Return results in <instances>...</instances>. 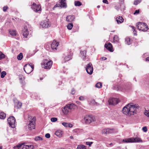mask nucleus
Returning a JSON list of instances; mask_svg holds the SVG:
<instances>
[{"mask_svg":"<svg viewBox=\"0 0 149 149\" xmlns=\"http://www.w3.org/2000/svg\"><path fill=\"white\" fill-rule=\"evenodd\" d=\"M139 107L137 104L130 103L125 106L123 109L122 112L124 114L128 116L136 113Z\"/></svg>","mask_w":149,"mask_h":149,"instance_id":"obj_1","label":"nucleus"},{"mask_svg":"<svg viewBox=\"0 0 149 149\" xmlns=\"http://www.w3.org/2000/svg\"><path fill=\"white\" fill-rule=\"evenodd\" d=\"M136 26L139 30L144 32L147 31L149 29L148 26L146 23L140 22L137 23Z\"/></svg>","mask_w":149,"mask_h":149,"instance_id":"obj_2","label":"nucleus"},{"mask_svg":"<svg viewBox=\"0 0 149 149\" xmlns=\"http://www.w3.org/2000/svg\"><path fill=\"white\" fill-rule=\"evenodd\" d=\"M123 142L124 143H139L142 142V140L140 138L137 137L123 139Z\"/></svg>","mask_w":149,"mask_h":149,"instance_id":"obj_3","label":"nucleus"},{"mask_svg":"<svg viewBox=\"0 0 149 149\" xmlns=\"http://www.w3.org/2000/svg\"><path fill=\"white\" fill-rule=\"evenodd\" d=\"M95 119L94 116L92 115L86 116L82 120L83 123L86 125H89L94 121Z\"/></svg>","mask_w":149,"mask_h":149,"instance_id":"obj_4","label":"nucleus"},{"mask_svg":"<svg viewBox=\"0 0 149 149\" xmlns=\"http://www.w3.org/2000/svg\"><path fill=\"white\" fill-rule=\"evenodd\" d=\"M53 64L52 61L51 60H48L47 59L44 60V61L42 63L44 68L49 69L52 67Z\"/></svg>","mask_w":149,"mask_h":149,"instance_id":"obj_5","label":"nucleus"},{"mask_svg":"<svg viewBox=\"0 0 149 149\" xmlns=\"http://www.w3.org/2000/svg\"><path fill=\"white\" fill-rule=\"evenodd\" d=\"M36 118L35 117H33L32 119L30 121L29 123L26 126V129L29 130H31L35 128V124Z\"/></svg>","mask_w":149,"mask_h":149,"instance_id":"obj_6","label":"nucleus"},{"mask_svg":"<svg viewBox=\"0 0 149 149\" xmlns=\"http://www.w3.org/2000/svg\"><path fill=\"white\" fill-rule=\"evenodd\" d=\"M8 123L10 126L12 128L15 127V119L14 116L9 117L7 119Z\"/></svg>","mask_w":149,"mask_h":149,"instance_id":"obj_7","label":"nucleus"},{"mask_svg":"<svg viewBox=\"0 0 149 149\" xmlns=\"http://www.w3.org/2000/svg\"><path fill=\"white\" fill-rule=\"evenodd\" d=\"M31 8L35 12L40 13L41 8L40 5L37 4L35 3H33L31 6Z\"/></svg>","mask_w":149,"mask_h":149,"instance_id":"obj_8","label":"nucleus"},{"mask_svg":"<svg viewBox=\"0 0 149 149\" xmlns=\"http://www.w3.org/2000/svg\"><path fill=\"white\" fill-rule=\"evenodd\" d=\"M86 70L87 73L89 74H92L93 71V68L91 63L88 64L86 67Z\"/></svg>","mask_w":149,"mask_h":149,"instance_id":"obj_9","label":"nucleus"},{"mask_svg":"<svg viewBox=\"0 0 149 149\" xmlns=\"http://www.w3.org/2000/svg\"><path fill=\"white\" fill-rule=\"evenodd\" d=\"M58 44L59 43L58 42L54 40L51 45V47L52 50L54 51L56 50L58 47Z\"/></svg>","mask_w":149,"mask_h":149,"instance_id":"obj_10","label":"nucleus"},{"mask_svg":"<svg viewBox=\"0 0 149 149\" xmlns=\"http://www.w3.org/2000/svg\"><path fill=\"white\" fill-rule=\"evenodd\" d=\"M115 130L113 128H107L104 129L102 131V133L104 134H108L113 133Z\"/></svg>","mask_w":149,"mask_h":149,"instance_id":"obj_11","label":"nucleus"},{"mask_svg":"<svg viewBox=\"0 0 149 149\" xmlns=\"http://www.w3.org/2000/svg\"><path fill=\"white\" fill-rule=\"evenodd\" d=\"M24 69L25 72L28 74H29L33 71L32 69L29 65H25Z\"/></svg>","mask_w":149,"mask_h":149,"instance_id":"obj_12","label":"nucleus"},{"mask_svg":"<svg viewBox=\"0 0 149 149\" xmlns=\"http://www.w3.org/2000/svg\"><path fill=\"white\" fill-rule=\"evenodd\" d=\"M104 47L110 52H112L113 51L112 45L110 42L106 43Z\"/></svg>","mask_w":149,"mask_h":149,"instance_id":"obj_13","label":"nucleus"},{"mask_svg":"<svg viewBox=\"0 0 149 149\" xmlns=\"http://www.w3.org/2000/svg\"><path fill=\"white\" fill-rule=\"evenodd\" d=\"M73 54L72 53H69L67 56H66L64 58V61H62L63 63H65L71 59L72 58Z\"/></svg>","mask_w":149,"mask_h":149,"instance_id":"obj_14","label":"nucleus"},{"mask_svg":"<svg viewBox=\"0 0 149 149\" xmlns=\"http://www.w3.org/2000/svg\"><path fill=\"white\" fill-rule=\"evenodd\" d=\"M23 36L25 38H27L29 35V31H28L27 26H24L22 30Z\"/></svg>","mask_w":149,"mask_h":149,"instance_id":"obj_15","label":"nucleus"},{"mask_svg":"<svg viewBox=\"0 0 149 149\" xmlns=\"http://www.w3.org/2000/svg\"><path fill=\"white\" fill-rule=\"evenodd\" d=\"M108 102L110 105H114L118 103V100L116 98H113L110 99Z\"/></svg>","mask_w":149,"mask_h":149,"instance_id":"obj_16","label":"nucleus"},{"mask_svg":"<svg viewBox=\"0 0 149 149\" xmlns=\"http://www.w3.org/2000/svg\"><path fill=\"white\" fill-rule=\"evenodd\" d=\"M40 26L43 28H46L50 26V24L47 21H44L40 23Z\"/></svg>","mask_w":149,"mask_h":149,"instance_id":"obj_17","label":"nucleus"},{"mask_svg":"<svg viewBox=\"0 0 149 149\" xmlns=\"http://www.w3.org/2000/svg\"><path fill=\"white\" fill-rule=\"evenodd\" d=\"M113 90H116V91H123V88L120 86H119L117 84H115L114 85L113 87Z\"/></svg>","mask_w":149,"mask_h":149,"instance_id":"obj_18","label":"nucleus"},{"mask_svg":"<svg viewBox=\"0 0 149 149\" xmlns=\"http://www.w3.org/2000/svg\"><path fill=\"white\" fill-rule=\"evenodd\" d=\"M75 19V17L73 15H69L66 17V21L68 22H71L73 21Z\"/></svg>","mask_w":149,"mask_h":149,"instance_id":"obj_19","label":"nucleus"},{"mask_svg":"<svg viewBox=\"0 0 149 149\" xmlns=\"http://www.w3.org/2000/svg\"><path fill=\"white\" fill-rule=\"evenodd\" d=\"M116 21L118 24H120L123 22L124 19L122 16H118L116 18Z\"/></svg>","mask_w":149,"mask_h":149,"instance_id":"obj_20","label":"nucleus"},{"mask_svg":"<svg viewBox=\"0 0 149 149\" xmlns=\"http://www.w3.org/2000/svg\"><path fill=\"white\" fill-rule=\"evenodd\" d=\"M33 146L32 145H24L22 148V149H33Z\"/></svg>","mask_w":149,"mask_h":149,"instance_id":"obj_21","label":"nucleus"},{"mask_svg":"<svg viewBox=\"0 0 149 149\" xmlns=\"http://www.w3.org/2000/svg\"><path fill=\"white\" fill-rule=\"evenodd\" d=\"M70 110V109L68 108V107L67 105H66L62 109V111L65 114L67 115L69 112Z\"/></svg>","mask_w":149,"mask_h":149,"instance_id":"obj_22","label":"nucleus"},{"mask_svg":"<svg viewBox=\"0 0 149 149\" xmlns=\"http://www.w3.org/2000/svg\"><path fill=\"white\" fill-rule=\"evenodd\" d=\"M67 105L70 110L74 109L76 107V105L73 104H68Z\"/></svg>","mask_w":149,"mask_h":149,"instance_id":"obj_23","label":"nucleus"},{"mask_svg":"<svg viewBox=\"0 0 149 149\" xmlns=\"http://www.w3.org/2000/svg\"><path fill=\"white\" fill-rule=\"evenodd\" d=\"M125 43L127 45H130L132 43V40H131L130 38L128 37H127L125 38Z\"/></svg>","mask_w":149,"mask_h":149,"instance_id":"obj_24","label":"nucleus"},{"mask_svg":"<svg viewBox=\"0 0 149 149\" xmlns=\"http://www.w3.org/2000/svg\"><path fill=\"white\" fill-rule=\"evenodd\" d=\"M80 55L81 57L84 60L86 56V51H84L80 52Z\"/></svg>","mask_w":149,"mask_h":149,"instance_id":"obj_25","label":"nucleus"},{"mask_svg":"<svg viewBox=\"0 0 149 149\" xmlns=\"http://www.w3.org/2000/svg\"><path fill=\"white\" fill-rule=\"evenodd\" d=\"M62 124L63 126L66 127L71 128L73 127L72 124L67 123L63 122L62 123Z\"/></svg>","mask_w":149,"mask_h":149,"instance_id":"obj_26","label":"nucleus"},{"mask_svg":"<svg viewBox=\"0 0 149 149\" xmlns=\"http://www.w3.org/2000/svg\"><path fill=\"white\" fill-rule=\"evenodd\" d=\"M60 3L61 6L63 7L66 8L67 7L66 0H61Z\"/></svg>","mask_w":149,"mask_h":149,"instance_id":"obj_27","label":"nucleus"},{"mask_svg":"<svg viewBox=\"0 0 149 149\" xmlns=\"http://www.w3.org/2000/svg\"><path fill=\"white\" fill-rule=\"evenodd\" d=\"M22 103L18 101L16 102L15 104V107L17 109L20 108L22 106Z\"/></svg>","mask_w":149,"mask_h":149,"instance_id":"obj_28","label":"nucleus"},{"mask_svg":"<svg viewBox=\"0 0 149 149\" xmlns=\"http://www.w3.org/2000/svg\"><path fill=\"white\" fill-rule=\"evenodd\" d=\"M55 134L56 136L60 137L62 134V131L60 130H58L56 132Z\"/></svg>","mask_w":149,"mask_h":149,"instance_id":"obj_29","label":"nucleus"},{"mask_svg":"<svg viewBox=\"0 0 149 149\" xmlns=\"http://www.w3.org/2000/svg\"><path fill=\"white\" fill-rule=\"evenodd\" d=\"M113 39L114 43L118 42L119 40V37L117 35H115L113 37Z\"/></svg>","mask_w":149,"mask_h":149,"instance_id":"obj_30","label":"nucleus"},{"mask_svg":"<svg viewBox=\"0 0 149 149\" xmlns=\"http://www.w3.org/2000/svg\"><path fill=\"white\" fill-rule=\"evenodd\" d=\"M6 114L3 112H0V119H4L6 118Z\"/></svg>","mask_w":149,"mask_h":149,"instance_id":"obj_31","label":"nucleus"},{"mask_svg":"<svg viewBox=\"0 0 149 149\" xmlns=\"http://www.w3.org/2000/svg\"><path fill=\"white\" fill-rule=\"evenodd\" d=\"M23 57V54L22 53H20L17 56V58L18 60H21L22 58Z\"/></svg>","mask_w":149,"mask_h":149,"instance_id":"obj_32","label":"nucleus"},{"mask_svg":"<svg viewBox=\"0 0 149 149\" xmlns=\"http://www.w3.org/2000/svg\"><path fill=\"white\" fill-rule=\"evenodd\" d=\"M120 9L121 11H124L125 10V6L124 3H121L120 4Z\"/></svg>","mask_w":149,"mask_h":149,"instance_id":"obj_33","label":"nucleus"},{"mask_svg":"<svg viewBox=\"0 0 149 149\" xmlns=\"http://www.w3.org/2000/svg\"><path fill=\"white\" fill-rule=\"evenodd\" d=\"M19 79L20 80L22 81V82L20 81L21 83L22 84H24V80L25 79V78L22 75H19Z\"/></svg>","mask_w":149,"mask_h":149,"instance_id":"obj_34","label":"nucleus"},{"mask_svg":"<svg viewBox=\"0 0 149 149\" xmlns=\"http://www.w3.org/2000/svg\"><path fill=\"white\" fill-rule=\"evenodd\" d=\"M9 32L10 34L13 36H15L16 35V31L15 30H13L12 31L9 30Z\"/></svg>","mask_w":149,"mask_h":149,"instance_id":"obj_35","label":"nucleus"},{"mask_svg":"<svg viewBox=\"0 0 149 149\" xmlns=\"http://www.w3.org/2000/svg\"><path fill=\"white\" fill-rule=\"evenodd\" d=\"M73 26V24L72 23H69L67 26V27L68 29L71 30Z\"/></svg>","mask_w":149,"mask_h":149,"instance_id":"obj_36","label":"nucleus"},{"mask_svg":"<svg viewBox=\"0 0 149 149\" xmlns=\"http://www.w3.org/2000/svg\"><path fill=\"white\" fill-rule=\"evenodd\" d=\"M5 55L1 52H0V60L5 58Z\"/></svg>","mask_w":149,"mask_h":149,"instance_id":"obj_37","label":"nucleus"},{"mask_svg":"<svg viewBox=\"0 0 149 149\" xmlns=\"http://www.w3.org/2000/svg\"><path fill=\"white\" fill-rule=\"evenodd\" d=\"M96 88H100L102 86V84L101 82L97 83L95 85Z\"/></svg>","mask_w":149,"mask_h":149,"instance_id":"obj_38","label":"nucleus"},{"mask_svg":"<svg viewBox=\"0 0 149 149\" xmlns=\"http://www.w3.org/2000/svg\"><path fill=\"white\" fill-rule=\"evenodd\" d=\"M74 5L75 6H80L82 5V3L79 1H75Z\"/></svg>","mask_w":149,"mask_h":149,"instance_id":"obj_39","label":"nucleus"},{"mask_svg":"<svg viewBox=\"0 0 149 149\" xmlns=\"http://www.w3.org/2000/svg\"><path fill=\"white\" fill-rule=\"evenodd\" d=\"M6 74V72L5 71H2L1 74V78H3L4 77L5 75Z\"/></svg>","mask_w":149,"mask_h":149,"instance_id":"obj_40","label":"nucleus"},{"mask_svg":"<svg viewBox=\"0 0 149 149\" xmlns=\"http://www.w3.org/2000/svg\"><path fill=\"white\" fill-rule=\"evenodd\" d=\"M142 0H135L134 2V4L135 5H137L138 4L140 3Z\"/></svg>","mask_w":149,"mask_h":149,"instance_id":"obj_41","label":"nucleus"},{"mask_svg":"<svg viewBox=\"0 0 149 149\" xmlns=\"http://www.w3.org/2000/svg\"><path fill=\"white\" fill-rule=\"evenodd\" d=\"M86 97L84 96H80L79 97V100L81 101H83L86 100Z\"/></svg>","mask_w":149,"mask_h":149,"instance_id":"obj_42","label":"nucleus"},{"mask_svg":"<svg viewBox=\"0 0 149 149\" xmlns=\"http://www.w3.org/2000/svg\"><path fill=\"white\" fill-rule=\"evenodd\" d=\"M78 148H80V149H86L85 146L82 145H79Z\"/></svg>","mask_w":149,"mask_h":149,"instance_id":"obj_43","label":"nucleus"},{"mask_svg":"<svg viewBox=\"0 0 149 149\" xmlns=\"http://www.w3.org/2000/svg\"><path fill=\"white\" fill-rule=\"evenodd\" d=\"M22 146L20 144H18L16 146H15L13 147L14 149H19Z\"/></svg>","mask_w":149,"mask_h":149,"instance_id":"obj_44","label":"nucleus"},{"mask_svg":"<svg viewBox=\"0 0 149 149\" xmlns=\"http://www.w3.org/2000/svg\"><path fill=\"white\" fill-rule=\"evenodd\" d=\"M57 120V119L56 118L53 117L51 119V120L52 122H55Z\"/></svg>","mask_w":149,"mask_h":149,"instance_id":"obj_45","label":"nucleus"},{"mask_svg":"<svg viewBox=\"0 0 149 149\" xmlns=\"http://www.w3.org/2000/svg\"><path fill=\"white\" fill-rule=\"evenodd\" d=\"M8 8V7L7 6H4L3 8V11L5 12H6L7 9Z\"/></svg>","mask_w":149,"mask_h":149,"instance_id":"obj_46","label":"nucleus"},{"mask_svg":"<svg viewBox=\"0 0 149 149\" xmlns=\"http://www.w3.org/2000/svg\"><path fill=\"white\" fill-rule=\"evenodd\" d=\"M144 113L145 115L149 117V110H146Z\"/></svg>","mask_w":149,"mask_h":149,"instance_id":"obj_47","label":"nucleus"},{"mask_svg":"<svg viewBox=\"0 0 149 149\" xmlns=\"http://www.w3.org/2000/svg\"><path fill=\"white\" fill-rule=\"evenodd\" d=\"M35 140L36 141L42 140V139L41 137L40 136H38L35 138Z\"/></svg>","mask_w":149,"mask_h":149,"instance_id":"obj_48","label":"nucleus"},{"mask_svg":"<svg viewBox=\"0 0 149 149\" xmlns=\"http://www.w3.org/2000/svg\"><path fill=\"white\" fill-rule=\"evenodd\" d=\"M142 130L144 132H146L147 131V127L146 126L143 127L142 128Z\"/></svg>","mask_w":149,"mask_h":149,"instance_id":"obj_49","label":"nucleus"},{"mask_svg":"<svg viewBox=\"0 0 149 149\" xmlns=\"http://www.w3.org/2000/svg\"><path fill=\"white\" fill-rule=\"evenodd\" d=\"M33 52L34 53L33 54H28L27 55V57L29 58L30 57L33 56L36 53V52H35V51H33Z\"/></svg>","mask_w":149,"mask_h":149,"instance_id":"obj_50","label":"nucleus"},{"mask_svg":"<svg viewBox=\"0 0 149 149\" xmlns=\"http://www.w3.org/2000/svg\"><path fill=\"white\" fill-rule=\"evenodd\" d=\"M93 143L92 142H86V144L87 145H88L89 146H91V145L93 144Z\"/></svg>","mask_w":149,"mask_h":149,"instance_id":"obj_51","label":"nucleus"},{"mask_svg":"<svg viewBox=\"0 0 149 149\" xmlns=\"http://www.w3.org/2000/svg\"><path fill=\"white\" fill-rule=\"evenodd\" d=\"M26 65H29L30 66L31 68L33 70L34 69V65H32V64H26Z\"/></svg>","mask_w":149,"mask_h":149,"instance_id":"obj_52","label":"nucleus"},{"mask_svg":"<svg viewBox=\"0 0 149 149\" xmlns=\"http://www.w3.org/2000/svg\"><path fill=\"white\" fill-rule=\"evenodd\" d=\"M139 10H136L134 12V15H136L137 14H139Z\"/></svg>","mask_w":149,"mask_h":149,"instance_id":"obj_53","label":"nucleus"},{"mask_svg":"<svg viewBox=\"0 0 149 149\" xmlns=\"http://www.w3.org/2000/svg\"><path fill=\"white\" fill-rule=\"evenodd\" d=\"M75 90L74 88H72L71 91V93L72 95H74L75 93Z\"/></svg>","mask_w":149,"mask_h":149,"instance_id":"obj_54","label":"nucleus"},{"mask_svg":"<svg viewBox=\"0 0 149 149\" xmlns=\"http://www.w3.org/2000/svg\"><path fill=\"white\" fill-rule=\"evenodd\" d=\"M45 136L46 138H49L50 137V135L49 134L47 133L45 135Z\"/></svg>","mask_w":149,"mask_h":149,"instance_id":"obj_55","label":"nucleus"},{"mask_svg":"<svg viewBox=\"0 0 149 149\" xmlns=\"http://www.w3.org/2000/svg\"><path fill=\"white\" fill-rule=\"evenodd\" d=\"M114 8L115 9H116L118 11L119 9H120L119 6H116L114 7Z\"/></svg>","mask_w":149,"mask_h":149,"instance_id":"obj_56","label":"nucleus"},{"mask_svg":"<svg viewBox=\"0 0 149 149\" xmlns=\"http://www.w3.org/2000/svg\"><path fill=\"white\" fill-rule=\"evenodd\" d=\"M103 3L108 4V2L107 0H103Z\"/></svg>","mask_w":149,"mask_h":149,"instance_id":"obj_57","label":"nucleus"},{"mask_svg":"<svg viewBox=\"0 0 149 149\" xmlns=\"http://www.w3.org/2000/svg\"><path fill=\"white\" fill-rule=\"evenodd\" d=\"M107 59V58L103 57H102L101 58L100 60H105Z\"/></svg>","mask_w":149,"mask_h":149,"instance_id":"obj_58","label":"nucleus"},{"mask_svg":"<svg viewBox=\"0 0 149 149\" xmlns=\"http://www.w3.org/2000/svg\"><path fill=\"white\" fill-rule=\"evenodd\" d=\"M3 20L4 19L3 17H0V22H2Z\"/></svg>","mask_w":149,"mask_h":149,"instance_id":"obj_59","label":"nucleus"},{"mask_svg":"<svg viewBox=\"0 0 149 149\" xmlns=\"http://www.w3.org/2000/svg\"><path fill=\"white\" fill-rule=\"evenodd\" d=\"M132 30H133L134 32H136V31L135 30V27L134 26H132Z\"/></svg>","mask_w":149,"mask_h":149,"instance_id":"obj_60","label":"nucleus"},{"mask_svg":"<svg viewBox=\"0 0 149 149\" xmlns=\"http://www.w3.org/2000/svg\"><path fill=\"white\" fill-rule=\"evenodd\" d=\"M120 1L121 2V3H124V0H120Z\"/></svg>","mask_w":149,"mask_h":149,"instance_id":"obj_61","label":"nucleus"},{"mask_svg":"<svg viewBox=\"0 0 149 149\" xmlns=\"http://www.w3.org/2000/svg\"><path fill=\"white\" fill-rule=\"evenodd\" d=\"M58 7V4H56V5L53 8V9H54L55 8H56V7Z\"/></svg>","mask_w":149,"mask_h":149,"instance_id":"obj_62","label":"nucleus"},{"mask_svg":"<svg viewBox=\"0 0 149 149\" xmlns=\"http://www.w3.org/2000/svg\"><path fill=\"white\" fill-rule=\"evenodd\" d=\"M76 103H77V104H80L81 103L79 101H77Z\"/></svg>","mask_w":149,"mask_h":149,"instance_id":"obj_63","label":"nucleus"},{"mask_svg":"<svg viewBox=\"0 0 149 149\" xmlns=\"http://www.w3.org/2000/svg\"><path fill=\"white\" fill-rule=\"evenodd\" d=\"M109 145L111 146H112L113 145V144L112 143H111Z\"/></svg>","mask_w":149,"mask_h":149,"instance_id":"obj_64","label":"nucleus"}]
</instances>
